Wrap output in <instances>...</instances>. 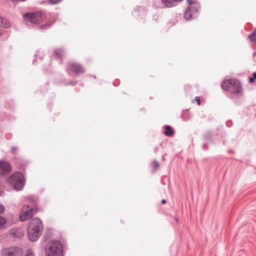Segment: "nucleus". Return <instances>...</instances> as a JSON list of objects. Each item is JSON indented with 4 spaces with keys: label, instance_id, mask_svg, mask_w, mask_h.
I'll list each match as a JSON object with an SVG mask.
<instances>
[{
    "label": "nucleus",
    "instance_id": "nucleus-1",
    "mask_svg": "<svg viewBox=\"0 0 256 256\" xmlns=\"http://www.w3.org/2000/svg\"><path fill=\"white\" fill-rule=\"evenodd\" d=\"M43 229L42 221L38 218H34L30 222L28 228V236L32 242L36 241Z\"/></svg>",
    "mask_w": 256,
    "mask_h": 256
},
{
    "label": "nucleus",
    "instance_id": "nucleus-2",
    "mask_svg": "<svg viewBox=\"0 0 256 256\" xmlns=\"http://www.w3.org/2000/svg\"><path fill=\"white\" fill-rule=\"evenodd\" d=\"M222 87L224 90L234 96H240L243 92L240 82L238 80L230 79L224 80L222 83Z\"/></svg>",
    "mask_w": 256,
    "mask_h": 256
},
{
    "label": "nucleus",
    "instance_id": "nucleus-3",
    "mask_svg": "<svg viewBox=\"0 0 256 256\" xmlns=\"http://www.w3.org/2000/svg\"><path fill=\"white\" fill-rule=\"evenodd\" d=\"M46 256H64L63 247L58 240H50L45 247Z\"/></svg>",
    "mask_w": 256,
    "mask_h": 256
},
{
    "label": "nucleus",
    "instance_id": "nucleus-4",
    "mask_svg": "<svg viewBox=\"0 0 256 256\" xmlns=\"http://www.w3.org/2000/svg\"><path fill=\"white\" fill-rule=\"evenodd\" d=\"M188 5L186 9L184 17L186 20L198 16L200 10V4L196 0H187Z\"/></svg>",
    "mask_w": 256,
    "mask_h": 256
},
{
    "label": "nucleus",
    "instance_id": "nucleus-5",
    "mask_svg": "<svg viewBox=\"0 0 256 256\" xmlns=\"http://www.w3.org/2000/svg\"><path fill=\"white\" fill-rule=\"evenodd\" d=\"M7 182L14 190L19 191L22 190L24 184V176L20 172H16L8 178Z\"/></svg>",
    "mask_w": 256,
    "mask_h": 256
},
{
    "label": "nucleus",
    "instance_id": "nucleus-6",
    "mask_svg": "<svg viewBox=\"0 0 256 256\" xmlns=\"http://www.w3.org/2000/svg\"><path fill=\"white\" fill-rule=\"evenodd\" d=\"M46 18V14L44 12H38L34 13H27L24 15L25 20H28L30 22L38 24L44 21Z\"/></svg>",
    "mask_w": 256,
    "mask_h": 256
},
{
    "label": "nucleus",
    "instance_id": "nucleus-7",
    "mask_svg": "<svg viewBox=\"0 0 256 256\" xmlns=\"http://www.w3.org/2000/svg\"><path fill=\"white\" fill-rule=\"evenodd\" d=\"M34 209L28 206H24L20 214V220L24 222L31 218L34 214Z\"/></svg>",
    "mask_w": 256,
    "mask_h": 256
},
{
    "label": "nucleus",
    "instance_id": "nucleus-8",
    "mask_svg": "<svg viewBox=\"0 0 256 256\" xmlns=\"http://www.w3.org/2000/svg\"><path fill=\"white\" fill-rule=\"evenodd\" d=\"M22 254V250L16 247H12L10 248H4L1 250L2 256H20Z\"/></svg>",
    "mask_w": 256,
    "mask_h": 256
},
{
    "label": "nucleus",
    "instance_id": "nucleus-9",
    "mask_svg": "<svg viewBox=\"0 0 256 256\" xmlns=\"http://www.w3.org/2000/svg\"><path fill=\"white\" fill-rule=\"evenodd\" d=\"M68 68L74 72L76 75H80L85 72L84 68L78 63L74 62H70L68 64L66 70H68Z\"/></svg>",
    "mask_w": 256,
    "mask_h": 256
},
{
    "label": "nucleus",
    "instance_id": "nucleus-10",
    "mask_svg": "<svg viewBox=\"0 0 256 256\" xmlns=\"http://www.w3.org/2000/svg\"><path fill=\"white\" fill-rule=\"evenodd\" d=\"M11 167L8 162L0 160V176L5 175L10 172Z\"/></svg>",
    "mask_w": 256,
    "mask_h": 256
},
{
    "label": "nucleus",
    "instance_id": "nucleus-11",
    "mask_svg": "<svg viewBox=\"0 0 256 256\" xmlns=\"http://www.w3.org/2000/svg\"><path fill=\"white\" fill-rule=\"evenodd\" d=\"M10 234L11 236L16 238H21L24 236V231L20 228H14L10 230Z\"/></svg>",
    "mask_w": 256,
    "mask_h": 256
},
{
    "label": "nucleus",
    "instance_id": "nucleus-12",
    "mask_svg": "<svg viewBox=\"0 0 256 256\" xmlns=\"http://www.w3.org/2000/svg\"><path fill=\"white\" fill-rule=\"evenodd\" d=\"M182 0H161V2L166 7L171 8L174 6Z\"/></svg>",
    "mask_w": 256,
    "mask_h": 256
},
{
    "label": "nucleus",
    "instance_id": "nucleus-13",
    "mask_svg": "<svg viewBox=\"0 0 256 256\" xmlns=\"http://www.w3.org/2000/svg\"><path fill=\"white\" fill-rule=\"evenodd\" d=\"M54 54L58 59L62 60V58L65 56L66 51L64 48H58L54 49Z\"/></svg>",
    "mask_w": 256,
    "mask_h": 256
},
{
    "label": "nucleus",
    "instance_id": "nucleus-14",
    "mask_svg": "<svg viewBox=\"0 0 256 256\" xmlns=\"http://www.w3.org/2000/svg\"><path fill=\"white\" fill-rule=\"evenodd\" d=\"M133 15L136 16H144L146 14V12L142 7H138L133 12Z\"/></svg>",
    "mask_w": 256,
    "mask_h": 256
},
{
    "label": "nucleus",
    "instance_id": "nucleus-15",
    "mask_svg": "<svg viewBox=\"0 0 256 256\" xmlns=\"http://www.w3.org/2000/svg\"><path fill=\"white\" fill-rule=\"evenodd\" d=\"M10 26V23L6 18L0 16V28H8Z\"/></svg>",
    "mask_w": 256,
    "mask_h": 256
},
{
    "label": "nucleus",
    "instance_id": "nucleus-16",
    "mask_svg": "<svg viewBox=\"0 0 256 256\" xmlns=\"http://www.w3.org/2000/svg\"><path fill=\"white\" fill-rule=\"evenodd\" d=\"M164 128L166 130L164 134L166 136H172L174 134V131L172 130V128L169 126H165Z\"/></svg>",
    "mask_w": 256,
    "mask_h": 256
},
{
    "label": "nucleus",
    "instance_id": "nucleus-17",
    "mask_svg": "<svg viewBox=\"0 0 256 256\" xmlns=\"http://www.w3.org/2000/svg\"><path fill=\"white\" fill-rule=\"evenodd\" d=\"M248 38L252 42L256 43V28L248 36Z\"/></svg>",
    "mask_w": 256,
    "mask_h": 256
},
{
    "label": "nucleus",
    "instance_id": "nucleus-18",
    "mask_svg": "<svg viewBox=\"0 0 256 256\" xmlns=\"http://www.w3.org/2000/svg\"><path fill=\"white\" fill-rule=\"evenodd\" d=\"M54 22V21L47 22L45 24L40 26V28L41 29H46L48 28Z\"/></svg>",
    "mask_w": 256,
    "mask_h": 256
},
{
    "label": "nucleus",
    "instance_id": "nucleus-19",
    "mask_svg": "<svg viewBox=\"0 0 256 256\" xmlns=\"http://www.w3.org/2000/svg\"><path fill=\"white\" fill-rule=\"evenodd\" d=\"M18 148L16 146H12L11 148V152L14 154H16L18 152Z\"/></svg>",
    "mask_w": 256,
    "mask_h": 256
},
{
    "label": "nucleus",
    "instance_id": "nucleus-20",
    "mask_svg": "<svg viewBox=\"0 0 256 256\" xmlns=\"http://www.w3.org/2000/svg\"><path fill=\"white\" fill-rule=\"evenodd\" d=\"M6 222V220L4 218L0 216V228Z\"/></svg>",
    "mask_w": 256,
    "mask_h": 256
},
{
    "label": "nucleus",
    "instance_id": "nucleus-21",
    "mask_svg": "<svg viewBox=\"0 0 256 256\" xmlns=\"http://www.w3.org/2000/svg\"><path fill=\"white\" fill-rule=\"evenodd\" d=\"M152 164L155 169H157L159 168V164L157 161L154 160L152 162Z\"/></svg>",
    "mask_w": 256,
    "mask_h": 256
},
{
    "label": "nucleus",
    "instance_id": "nucleus-22",
    "mask_svg": "<svg viewBox=\"0 0 256 256\" xmlns=\"http://www.w3.org/2000/svg\"><path fill=\"white\" fill-rule=\"evenodd\" d=\"M6 210L5 206L0 204V214H3Z\"/></svg>",
    "mask_w": 256,
    "mask_h": 256
},
{
    "label": "nucleus",
    "instance_id": "nucleus-23",
    "mask_svg": "<svg viewBox=\"0 0 256 256\" xmlns=\"http://www.w3.org/2000/svg\"><path fill=\"white\" fill-rule=\"evenodd\" d=\"M62 0H49L50 3L55 4L59 3Z\"/></svg>",
    "mask_w": 256,
    "mask_h": 256
},
{
    "label": "nucleus",
    "instance_id": "nucleus-24",
    "mask_svg": "<svg viewBox=\"0 0 256 256\" xmlns=\"http://www.w3.org/2000/svg\"><path fill=\"white\" fill-rule=\"evenodd\" d=\"M26 256H34V254L30 250H28Z\"/></svg>",
    "mask_w": 256,
    "mask_h": 256
},
{
    "label": "nucleus",
    "instance_id": "nucleus-25",
    "mask_svg": "<svg viewBox=\"0 0 256 256\" xmlns=\"http://www.w3.org/2000/svg\"><path fill=\"white\" fill-rule=\"evenodd\" d=\"M195 100L196 102L198 105V106L200 105V98L198 96H196L195 98Z\"/></svg>",
    "mask_w": 256,
    "mask_h": 256
},
{
    "label": "nucleus",
    "instance_id": "nucleus-26",
    "mask_svg": "<svg viewBox=\"0 0 256 256\" xmlns=\"http://www.w3.org/2000/svg\"><path fill=\"white\" fill-rule=\"evenodd\" d=\"M76 84V81H72V82H69L68 84L72 85V86H74Z\"/></svg>",
    "mask_w": 256,
    "mask_h": 256
},
{
    "label": "nucleus",
    "instance_id": "nucleus-27",
    "mask_svg": "<svg viewBox=\"0 0 256 256\" xmlns=\"http://www.w3.org/2000/svg\"><path fill=\"white\" fill-rule=\"evenodd\" d=\"M2 192V186L1 182H0V196L1 193Z\"/></svg>",
    "mask_w": 256,
    "mask_h": 256
},
{
    "label": "nucleus",
    "instance_id": "nucleus-28",
    "mask_svg": "<svg viewBox=\"0 0 256 256\" xmlns=\"http://www.w3.org/2000/svg\"><path fill=\"white\" fill-rule=\"evenodd\" d=\"M254 78L253 77L252 78H249V82H251V83L253 82H254Z\"/></svg>",
    "mask_w": 256,
    "mask_h": 256
},
{
    "label": "nucleus",
    "instance_id": "nucleus-29",
    "mask_svg": "<svg viewBox=\"0 0 256 256\" xmlns=\"http://www.w3.org/2000/svg\"><path fill=\"white\" fill-rule=\"evenodd\" d=\"M253 78H254V79H256V72H254L253 74Z\"/></svg>",
    "mask_w": 256,
    "mask_h": 256
},
{
    "label": "nucleus",
    "instance_id": "nucleus-30",
    "mask_svg": "<svg viewBox=\"0 0 256 256\" xmlns=\"http://www.w3.org/2000/svg\"><path fill=\"white\" fill-rule=\"evenodd\" d=\"M162 204H166V200H162Z\"/></svg>",
    "mask_w": 256,
    "mask_h": 256
},
{
    "label": "nucleus",
    "instance_id": "nucleus-31",
    "mask_svg": "<svg viewBox=\"0 0 256 256\" xmlns=\"http://www.w3.org/2000/svg\"><path fill=\"white\" fill-rule=\"evenodd\" d=\"M2 34V31L0 30V36Z\"/></svg>",
    "mask_w": 256,
    "mask_h": 256
},
{
    "label": "nucleus",
    "instance_id": "nucleus-32",
    "mask_svg": "<svg viewBox=\"0 0 256 256\" xmlns=\"http://www.w3.org/2000/svg\"><path fill=\"white\" fill-rule=\"evenodd\" d=\"M175 220H176V222H178V218H175Z\"/></svg>",
    "mask_w": 256,
    "mask_h": 256
},
{
    "label": "nucleus",
    "instance_id": "nucleus-33",
    "mask_svg": "<svg viewBox=\"0 0 256 256\" xmlns=\"http://www.w3.org/2000/svg\"><path fill=\"white\" fill-rule=\"evenodd\" d=\"M253 56L256 57V52L254 54Z\"/></svg>",
    "mask_w": 256,
    "mask_h": 256
}]
</instances>
